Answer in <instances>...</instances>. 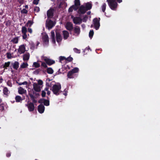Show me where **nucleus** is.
Instances as JSON below:
<instances>
[{"label":"nucleus","mask_w":160,"mask_h":160,"mask_svg":"<svg viewBox=\"0 0 160 160\" xmlns=\"http://www.w3.org/2000/svg\"><path fill=\"white\" fill-rule=\"evenodd\" d=\"M116 1L119 3L122 2V0H107L109 7L113 10H116L118 7V4Z\"/></svg>","instance_id":"1"},{"label":"nucleus","mask_w":160,"mask_h":160,"mask_svg":"<svg viewBox=\"0 0 160 160\" xmlns=\"http://www.w3.org/2000/svg\"><path fill=\"white\" fill-rule=\"evenodd\" d=\"M61 88V85L60 83H58L57 84L54 85L51 89L54 94L58 96L62 92V91L60 90Z\"/></svg>","instance_id":"2"},{"label":"nucleus","mask_w":160,"mask_h":160,"mask_svg":"<svg viewBox=\"0 0 160 160\" xmlns=\"http://www.w3.org/2000/svg\"><path fill=\"white\" fill-rule=\"evenodd\" d=\"M55 22L50 19L48 21H46V27L48 30H50L52 29L55 25Z\"/></svg>","instance_id":"3"},{"label":"nucleus","mask_w":160,"mask_h":160,"mask_svg":"<svg viewBox=\"0 0 160 160\" xmlns=\"http://www.w3.org/2000/svg\"><path fill=\"white\" fill-rule=\"evenodd\" d=\"M42 59L44 60L47 64L49 66H51L55 63V61L54 60L48 58L47 57L42 56Z\"/></svg>","instance_id":"4"},{"label":"nucleus","mask_w":160,"mask_h":160,"mask_svg":"<svg viewBox=\"0 0 160 160\" xmlns=\"http://www.w3.org/2000/svg\"><path fill=\"white\" fill-rule=\"evenodd\" d=\"M100 18H95L93 19V24L94 27L96 30H98L100 26Z\"/></svg>","instance_id":"5"},{"label":"nucleus","mask_w":160,"mask_h":160,"mask_svg":"<svg viewBox=\"0 0 160 160\" xmlns=\"http://www.w3.org/2000/svg\"><path fill=\"white\" fill-rule=\"evenodd\" d=\"M80 17V16L74 17L72 16H71L73 23L76 24H80L82 22V19Z\"/></svg>","instance_id":"6"},{"label":"nucleus","mask_w":160,"mask_h":160,"mask_svg":"<svg viewBox=\"0 0 160 160\" xmlns=\"http://www.w3.org/2000/svg\"><path fill=\"white\" fill-rule=\"evenodd\" d=\"M55 11L54 8H50L47 12V16L48 18L51 19L53 18L54 16V12Z\"/></svg>","instance_id":"7"},{"label":"nucleus","mask_w":160,"mask_h":160,"mask_svg":"<svg viewBox=\"0 0 160 160\" xmlns=\"http://www.w3.org/2000/svg\"><path fill=\"white\" fill-rule=\"evenodd\" d=\"M86 8L85 6L83 5H82L78 9V14H80V16L81 17V14H84L87 11Z\"/></svg>","instance_id":"8"},{"label":"nucleus","mask_w":160,"mask_h":160,"mask_svg":"<svg viewBox=\"0 0 160 160\" xmlns=\"http://www.w3.org/2000/svg\"><path fill=\"white\" fill-rule=\"evenodd\" d=\"M56 41L58 43L61 42L62 39L61 33L59 31H56Z\"/></svg>","instance_id":"9"},{"label":"nucleus","mask_w":160,"mask_h":160,"mask_svg":"<svg viewBox=\"0 0 160 160\" xmlns=\"http://www.w3.org/2000/svg\"><path fill=\"white\" fill-rule=\"evenodd\" d=\"M27 32V28L25 27H22V37L23 39H26L27 38L26 33Z\"/></svg>","instance_id":"10"},{"label":"nucleus","mask_w":160,"mask_h":160,"mask_svg":"<svg viewBox=\"0 0 160 160\" xmlns=\"http://www.w3.org/2000/svg\"><path fill=\"white\" fill-rule=\"evenodd\" d=\"M19 63L17 61L14 62H12L11 63V67H12L13 69L17 70L19 68Z\"/></svg>","instance_id":"11"},{"label":"nucleus","mask_w":160,"mask_h":160,"mask_svg":"<svg viewBox=\"0 0 160 160\" xmlns=\"http://www.w3.org/2000/svg\"><path fill=\"white\" fill-rule=\"evenodd\" d=\"M66 28L68 31H72L73 29L72 24L70 22H68L66 24Z\"/></svg>","instance_id":"12"},{"label":"nucleus","mask_w":160,"mask_h":160,"mask_svg":"<svg viewBox=\"0 0 160 160\" xmlns=\"http://www.w3.org/2000/svg\"><path fill=\"white\" fill-rule=\"evenodd\" d=\"M45 110V107L43 105L40 104L39 105L38 108V112L40 113H43Z\"/></svg>","instance_id":"13"},{"label":"nucleus","mask_w":160,"mask_h":160,"mask_svg":"<svg viewBox=\"0 0 160 160\" xmlns=\"http://www.w3.org/2000/svg\"><path fill=\"white\" fill-rule=\"evenodd\" d=\"M33 89L36 92H39L41 91V89L40 87L37 83H34L33 84Z\"/></svg>","instance_id":"14"},{"label":"nucleus","mask_w":160,"mask_h":160,"mask_svg":"<svg viewBox=\"0 0 160 160\" xmlns=\"http://www.w3.org/2000/svg\"><path fill=\"white\" fill-rule=\"evenodd\" d=\"M28 107L29 110L30 112L34 110V106L33 103L30 102L29 103Z\"/></svg>","instance_id":"15"},{"label":"nucleus","mask_w":160,"mask_h":160,"mask_svg":"<svg viewBox=\"0 0 160 160\" xmlns=\"http://www.w3.org/2000/svg\"><path fill=\"white\" fill-rule=\"evenodd\" d=\"M43 42L46 44H48L49 42V38L47 34H46L42 37Z\"/></svg>","instance_id":"16"},{"label":"nucleus","mask_w":160,"mask_h":160,"mask_svg":"<svg viewBox=\"0 0 160 160\" xmlns=\"http://www.w3.org/2000/svg\"><path fill=\"white\" fill-rule=\"evenodd\" d=\"M63 38L64 40L67 39L69 36V33L67 31H63Z\"/></svg>","instance_id":"17"},{"label":"nucleus","mask_w":160,"mask_h":160,"mask_svg":"<svg viewBox=\"0 0 160 160\" xmlns=\"http://www.w3.org/2000/svg\"><path fill=\"white\" fill-rule=\"evenodd\" d=\"M30 55L29 53L24 54L23 56V59L24 61H28Z\"/></svg>","instance_id":"18"},{"label":"nucleus","mask_w":160,"mask_h":160,"mask_svg":"<svg viewBox=\"0 0 160 160\" xmlns=\"http://www.w3.org/2000/svg\"><path fill=\"white\" fill-rule=\"evenodd\" d=\"M51 37L52 39V42L53 43H56V41L55 38V32L53 31H52L51 32Z\"/></svg>","instance_id":"19"},{"label":"nucleus","mask_w":160,"mask_h":160,"mask_svg":"<svg viewBox=\"0 0 160 160\" xmlns=\"http://www.w3.org/2000/svg\"><path fill=\"white\" fill-rule=\"evenodd\" d=\"M80 28L79 27L76 26L74 29V32L77 35H78L80 33Z\"/></svg>","instance_id":"20"},{"label":"nucleus","mask_w":160,"mask_h":160,"mask_svg":"<svg viewBox=\"0 0 160 160\" xmlns=\"http://www.w3.org/2000/svg\"><path fill=\"white\" fill-rule=\"evenodd\" d=\"M87 11L89 10L92 8V4L91 3L89 2L87 3L85 7Z\"/></svg>","instance_id":"21"},{"label":"nucleus","mask_w":160,"mask_h":160,"mask_svg":"<svg viewBox=\"0 0 160 160\" xmlns=\"http://www.w3.org/2000/svg\"><path fill=\"white\" fill-rule=\"evenodd\" d=\"M8 92V90L7 87L4 88L3 89V93L4 95L8 96L9 93Z\"/></svg>","instance_id":"22"},{"label":"nucleus","mask_w":160,"mask_h":160,"mask_svg":"<svg viewBox=\"0 0 160 160\" xmlns=\"http://www.w3.org/2000/svg\"><path fill=\"white\" fill-rule=\"evenodd\" d=\"M28 66V64L27 62H23L21 65V68H27Z\"/></svg>","instance_id":"23"},{"label":"nucleus","mask_w":160,"mask_h":160,"mask_svg":"<svg viewBox=\"0 0 160 160\" xmlns=\"http://www.w3.org/2000/svg\"><path fill=\"white\" fill-rule=\"evenodd\" d=\"M47 71V73L49 74H52L53 72V70L51 68H48Z\"/></svg>","instance_id":"24"},{"label":"nucleus","mask_w":160,"mask_h":160,"mask_svg":"<svg viewBox=\"0 0 160 160\" xmlns=\"http://www.w3.org/2000/svg\"><path fill=\"white\" fill-rule=\"evenodd\" d=\"M25 45L23 44L21 45V53H24L25 51Z\"/></svg>","instance_id":"25"},{"label":"nucleus","mask_w":160,"mask_h":160,"mask_svg":"<svg viewBox=\"0 0 160 160\" xmlns=\"http://www.w3.org/2000/svg\"><path fill=\"white\" fill-rule=\"evenodd\" d=\"M11 62H5L4 63V65L3 66V68L5 69H7V68L8 67L10 64Z\"/></svg>","instance_id":"26"},{"label":"nucleus","mask_w":160,"mask_h":160,"mask_svg":"<svg viewBox=\"0 0 160 160\" xmlns=\"http://www.w3.org/2000/svg\"><path fill=\"white\" fill-rule=\"evenodd\" d=\"M74 73L71 71H70L68 72L67 74V77L68 78H72V75Z\"/></svg>","instance_id":"27"},{"label":"nucleus","mask_w":160,"mask_h":160,"mask_svg":"<svg viewBox=\"0 0 160 160\" xmlns=\"http://www.w3.org/2000/svg\"><path fill=\"white\" fill-rule=\"evenodd\" d=\"M43 103L44 105L46 106H48L49 105V100L44 99Z\"/></svg>","instance_id":"28"},{"label":"nucleus","mask_w":160,"mask_h":160,"mask_svg":"<svg viewBox=\"0 0 160 160\" xmlns=\"http://www.w3.org/2000/svg\"><path fill=\"white\" fill-rule=\"evenodd\" d=\"M32 66L36 68H38L40 67V65L38 62H33Z\"/></svg>","instance_id":"29"},{"label":"nucleus","mask_w":160,"mask_h":160,"mask_svg":"<svg viewBox=\"0 0 160 160\" xmlns=\"http://www.w3.org/2000/svg\"><path fill=\"white\" fill-rule=\"evenodd\" d=\"M74 73L78 72L79 69L78 68L76 67L74 68L71 70Z\"/></svg>","instance_id":"30"},{"label":"nucleus","mask_w":160,"mask_h":160,"mask_svg":"<svg viewBox=\"0 0 160 160\" xmlns=\"http://www.w3.org/2000/svg\"><path fill=\"white\" fill-rule=\"evenodd\" d=\"M106 7V4L105 3H104L102 6V10L103 12H105Z\"/></svg>","instance_id":"31"},{"label":"nucleus","mask_w":160,"mask_h":160,"mask_svg":"<svg viewBox=\"0 0 160 160\" xmlns=\"http://www.w3.org/2000/svg\"><path fill=\"white\" fill-rule=\"evenodd\" d=\"M74 4L79 7L80 5V1L79 0H75Z\"/></svg>","instance_id":"32"},{"label":"nucleus","mask_w":160,"mask_h":160,"mask_svg":"<svg viewBox=\"0 0 160 160\" xmlns=\"http://www.w3.org/2000/svg\"><path fill=\"white\" fill-rule=\"evenodd\" d=\"M12 41L13 43H17L18 42V38L16 37L12 40Z\"/></svg>","instance_id":"33"},{"label":"nucleus","mask_w":160,"mask_h":160,"mask_svg":"<svg viewBox=\"0 0 160 160\" xmlns=\"http://www.w3.org/2000/svg\"><path fill=\"white\" fill-rule=\"evenodd\" d=\"M88 18V17L87 15H85L82 19V21L84 22H86Z\"/></svg>","instance_id":"34"},{"label":"nucleus","mask_w":160,"mask_h":160,"mask_svg":"<svg viewBox=\"0 0 160 160\" xmlns=\"http://www.w3.org/2000/svg\"><path fill=\"white\" fill-rule=\"evenodd\" d=\"M30 44L31 49L33 50L35 48V44L33 42H31Z\"/></svg>","instance_id":"35"},{"label":"nucleus","mask_w":160,"mask_h":160,"mask_svg":"<svg viewBox=\"0 0 160 160\" xmlns=\"http://www.w3.org/2000/svg\"><path fill=\"white\" fill-rule=\"evenodd\" d=\"M93 34V30H90L89 32V37L90 38H91L92 37Z\"/></svg>","instance_id":"36"},{"label":"nucleus","mask_w":160,"mask_h":160,"mask_svg":"<svg viewBox=\"0 0 160 160\" xmlns=\"http://www.w3.org/2000/svg\"><path fill=\"white\" fill-rule=\"evenodd\" d=\"M71 7L75 11H76L79 8V7L77 5H75V4L72 6Z\"/></svg>","instance_id":"37"},{"label":"nucleus","mask_w":160,"mask_h":160,"mask_svg":"<svg viewBox=\"0 0 160 160\" xmlns=\"http://www.w3.org/2000/svg\"><path fill=\"white\" fill-rule=\"evenodd\" d=\"M15 99L16 102H20V96H16L15 98Z\"/></svg>","instance_id":"38"},{"label":"nucleus","mask_w":160,"mask_h":160,"mask_svg":"<svg viewBox=\"0 0 160 160\" xmlns=\"http://www.w3.org/2000/svg\"><path fill=\"white\" fill-rule=\"evenodd\" d=\"M7 58L8 59H10L12 58L11 54L10 52H7L6 54Z\"/></svg>","instance_id":"39"},{"label":"nucleus","mask_w":160,"mask_h":160,"mask_svg":"<svg viewBox=\"0 0 160 160\" xmlns=\"http://www.w3.org/2000/svg\"><path fill=\"white\" fill-rule=\"evenodd\" d=\"M73 60V58L70 56L66 58V61L68 62H71Z\"/></svg>","instance_id":"40"},{"label":"nucleus","mask_w":160,"mask_h":160,"mask_svg":"<svg viewBox=\"0 0 160 160\" xmlns=\"http://www.w3.org/2000/svg\"><path fill=\"white\" fill-rule=\"evenodd\" d=\"M47 63L46 62H42L41 66L42 67H43L44 68H47Z\"/></svg>","instance_id":"41"},{"label":"nucleus","mask_w":160,"mask_h":160,"mask_svg":"<svg viewBox=\"0 0 160 160\" xmlns=\"http://www.w3.org/2000/svg\"><path fill=\"white\" fill-rule=\"evenodd\" d=\"M73 51L77 53H80L81 52V51L80 50L76 48H75L73 49Z\"/></svg>","instance_id":"42"},{"label":"nucleus","mask_w":160,"mask_h":160,"mask_svg":"<svg viewBox=\"0 0 160 160\" xmlns=\"http://www.w3.org/2000/svg\"><path fill=\"white\" fill-rule=\"evenodd\" d=\"M11 24V21L10 20H8L6 22V25L7 27H9Z\"/></svg>","instance_id":"43"},{"label":"nucleus","mask_w":160,"mask_h":160,"mask_svg":"<svg viewBox=\"0 0 160 160\" xmlns=\"http://www.w3.org/2000/svg\"><path fill=\"white\" fill-rule=\"evenodd\" d=\"M21 12L22 13L27 14L28 13V11L25 8H23L21 11Z\"/></svg>","instance_id":"44"},{"label":"nucleus","mask_w":160,"mask_h":160,"mask_svg":"<svg viewBox=\"0 0 160 160\" xmlns=\"http://www.w3.org/2000/svg\"><path fill=\"white\" fill-rule=\"evenodd\" d=\"M26 92V91L21 87V94L25 93Z\"/></svg>","instance_id":"45"},{"label":"nucleus","mask_w":160,"mask_h":160,"mask_svg":"<svg viewBox=\"0 0 160 160\" xmlns=\"http://www.w3.org/2000/svg\"><path fill=\"white\" fill-rule=\"evenodd\" d=\"M4 109V108L3 104L0 105V111H2Z\"/></svg>","instance_id":"46"},{"label":"nucleus","mask_w":160,"mask_h":160,"mask_svg":"<svg viewBox=\"0 0 160 160\" xmlns=\"http://www.w3.org/2000/svg\"><path fill=\"white\" fill-rule=\"evenodd\" d=\"M40 71H41V70L40 69H37L36 70H35L34 72V73L35 74H38L39 73Z\"/></svg>","instance_id":"47"},{"label":"nucleus","mask_w":160,"mask_h":160,"mask_svg":"<svg viewBox=\"0 0 160 160\" xmlns=\"http://www.w3.org/2000/svg\"><path fill=\"white\" fill-rule=\"evenodd\" d=\"M34 11L36 12H38L40 11V9L39 7H35L34 8Z\"/></svg>","instance_id":"48"},{"label":"nucleus","mask_w":160,"mask_h":160,"mask_svg":"<svg viewBox=\"0 0 160 160\" xmlns=\"http://www.w3.org/2000/svg\"><path fill=\"white\" fill-rule=\"evenodd\" d=\"M39 0H34L33 1L32 3L35 5H37L38 4Z\"/></svg>","instance_id":"49"},{"label":"nucleus","mask_w":160,"mask_h":160,"mask_svg":"<svg viewBox=\"0 0 160 160\" xmlns=\"http://www.w3.org/2000/svg\"><path fill=\"white\" fill-rule=\"evenodd\" d=\"M59 59L60 61H63L64 60H66V58L64 56H60L59 57Z\"/></svg>","instance_id":"50"},{"label":"nucleus","mask_w":160,"mask_h":160,"mask_svg":"<svg viewBox=\"0 0 160 160\" xmlns=\"http://www.w3.org/2000/svg\"><path fill=\"white\" fill-rule=\"evenodd\" d=\"M27 24L29 26V27H30L31 26L32 24V21L31 20H29L28 22L27 23Z\"/></svg>","instance_id":"51"},{"label":"nucleus","mask_w":160,"mask_h":160,"mask_svg":"<svg viewBox=\"0 0 160 160\" xmlns=\"http://www.w3.org/2000/svg\"><path fill=\"white\" fill-rule=\"evenodd\" d=\"M46 93L44 91H42V97H44L45 96Z\"/></svg>","instance_id":"52"},{"label":"nucleus","mask_w":160,"mask_h":160,"mask_svg":"<svg viewBox=\"0 0 160 160\" xmlns=\"http://www.w3.org/2000/svg\"><path fill=\"white\" fill-rule=\"evenodd\" d=\"M46 86H47L48 87H51L52 85L51 84V83H49L47 82H46Z\"/></svg>","instance_id":"53"},{"label":"nucleus","mask_w":160,"mask_h":160,"mask_svg":"<svg viewBox=\"0 0 160 160\" xmlns=\"http://www.w3.org/2000/svg\"><path fill=\"white\" fill-rule=\"evenodd\" d=\"M43 81L41 80H39L38 81V84L39 85H42L43 84Z\"/></svg>","instance_id":"54"},{"label":"nucleus","mask_w":160,"mask_h":160,"mask_svg":"<svg viewBox=\"0 0 160 160\" xmlns=\"http://www.w3.org/2000/svg\"><path fill=\"white\" fill-rule=\"evenodd\" d=\"M44 98L41 99L38 101V102L39 103H42L44 101Z\"/></svg>","instance_id":"55"},{"label":"nucleus","mask_w":160,"mask_h":160,"mask_svg":"<svg viewBox=\"0 0 160 160\" xmlns=\"http://www.w3.org/2000/svg\"><path fill=\"white\" fill-rule=\"evenodd\" d=\"M7 84L8 86L10 87L12 86V84L11 83V82L9 81H8V82H7Z\"/></svg>","instance_id":"56"},{"label":"nucleus","mask_w":160,"mask_h":160,"mask_svg":"<svg viewBox=\"0 0 160 160\" xmlns=\"http://www.w3.org/2000/svg\"><path fill=\"white\" fill-rule=\"evenodd\" d=\"M73 9L72 8L71 6L68 9V12H72L73 11Z\"/></svg>","instance_id":"57"},{"label":"nucleus","mask_w":160,"mask_h":160,"mask_svg":"<svg viewBox=\"0 0 160 160\" xmlns=\"http://www.w3.org/2000/svg\"><path fill=\"white\" fill-rule=\"evenodd\" d=\"M62 5V2H60L58 6V8H61Z\"/></svg>","instance_id":"58"},{"label":"nucleus","mask_w":160,"mask_h":160,"mask_svg":"<svg viewBox=\"0 0 160 160\" xmlns=\"http://www.w3.org/2000/svg\"><path fill=\"white\" fill-rule=\"evenodd\" d=\"M61 71H60V69H59V70H58V72L56 73L55 74L56 75H57L58 74H61Z\"/></svg>","instance_id":"59"},{"label":"nucleus","mask_w":160,"mask_h":160,"mask_svg":"<svg viewBox=\"0 0 160 160\" xmlns=\"http://www.w3.org/2000/svg\"><path fill=\"white\" fill-rule=\"evenodd\" d=\"M11 155V152H8L6 154V156L7 157H10Z\"/></svg>","instance_id":"60"},{"label":"nucleus","mask_w":160,"mask_h":160,"mask_svg":"<svg viewBox=\"0 0 160 160\" xmlns=\"http://www.w3.org/2000/svg\"><path fill=\"white\" fill-rule=\"evenodd\" d=\"M28 83V82H27L25 81L22 83H21V85L23 84V85H27Z\"/></svg>","instance_id":"61"},{"label":"nucleus","mask_w":160,"mask_h":160,"mask_svg":"<svg viewBox=\"0 0 160 160\" xmlns=\"http://www.w3.org/2000/svg\"><path fill=\"white\" fill-rule=\"evenodd\" d=\"M29 95L32 100L35 98V97L33 95L30 94Z\"/></svg>","instance_id":"62"},{"label":"nucleus","mask_w":160,"mask_h":160,"mask_svg":"<svg viewBox=\"0 0 160 160\" xmlns=\"http://www.w3.org/2000/svg\"><path fill=\"white\" fill-rule=\"evenodd\" d=\"M28 32L30 33H31L32 32V30L31 28H28Z\"/></svg>","instance_id":"63"},{"label":"nucleus","mask_w":160,"mask_h":160,"mask_svg":"<svg viewBox=\"0 0 160 160\" xmlns=\"http://www.w3.org/2000/svg\"><path fill=\"white\" fill-rule=\"evenodd\" d=\"M66 89H65L64 90V92L63 93V94L65 96L67 95V91H66Z\"/></svg>","instance_id":"64"}]
</instances>
